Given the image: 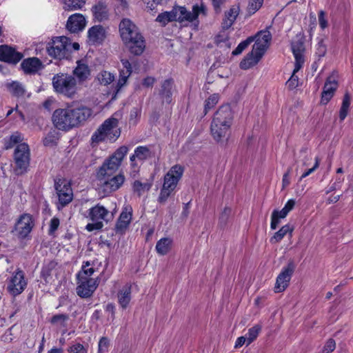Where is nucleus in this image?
Returning a JSON list of instances; mask_svg holds the SVG:
<instances>
[{"mask_svg":"<svg viewBox=\"0 0 353 353\" xmlns=\"http://www.w3.org/2000/svg\"><path fill=\"white\" fill-rule=\"evenodd\" d=\"M92 114V110L84 105L75 108H59L54 111L52 121L57 129L66 132L81 125Z\"/></svg>","mask_w":353,"mask_h":353,"instance_id":"nucleus-1","label":"nucleus"},{"mask_svg":"<svg viewBox=\"0 0 353 353\" xmlns=\"http://www.w3.org/2000/svg\"><path fill=\"white\" fill-rule=\"evenodd\" d=\"M233 114L229 105H224L214 113L210 125L211 134L215 141H221L224 139L232 125Z\"/></svg>","mask_w":353,"mask_h":353,"instance_id":"nucleus-2","label":"nucleus"},{"mask_svg":"<svg viewBox=\"0 0 353 353\" xmlns=\"http://www.w3.org/2000/svg\"><path fill=\"white\" fill-rule=\"evenodd\" d=\"M254 39L255 43L252 51L240 63V68L243 70L250 68L260 61L269 47L272 35L269 31H263L259 32Z\"/></svg>","mask_w":353,"mask_h":353,"instance_id":"nucleus-3","label":"nucleus"},{"mask_svg":"<svg viewBox=\"0 0 353 353\" xmlns=\"http://www.w3.org/2000/svg\"><path fill=\"white\" fill-rule=\"evenodd\" d=\"M200 14L206 15V9L203 5L201 6L198 5L193 6L192 11H188L184 7L176 6L174 7L170 12H165L159 14L156 21L162 23L163 26L173 21H179L180 22L186 21L192 22L194 21Z\"/></svg>","mask_w":353,"mask_h":353,"instance_id":"nucleus-4","label":"nucleus"},{"mask_svg":"<svg viewBox=\"0 0 353 353\" xmlns=\"http://www.w3.org/2000/svg\"><path fill=\"white\" fill-rule=\"evenodd\" d=\"M121 134L117 119L111 117L106 119L93 133L91 140L92 143L98 144L104 141H115Z\"/></svg>","mask_w":353,"mask_h":353,"instance_id":"nucleus-5","label":"nucleus"},{"mask_svg":"<svg viewBox=\"0 0 353 353\" xmlns=\"http://www.w3.org/2000/svg\"><path fill=\"white\" fill-rule=\"evenodd\" d=\"M52 83L54 91L67 98L73 99L77 94V81L72 75L57 74L53 77Z\"/></svg>","mask_w":353,"mask_h":353,"instance_id":"nucleus-6","label":"nucleus"},{"mask_svg":"<svg viewBox=\"0 0 353 353\" xmlns=\"http://www.w3.org/2000/svg\"><path fill=\"white\" fill-rule=\"evenodd\" d=\"M48 54L59 60L69 59L71 57V41L65 36L56 37L48 43L47 46Z\"/></svg>","mask_w":353,"mask_h":353,"instance_id":"nucleus-7","label":"nucleus"},{"mask_svg":"<svg viewBox=\"0 0 353 353\" xmlns=\"http://www.w3.org/2000/svg\"><path fill=\"white\" fill-rule=\"evenodd\" d=\"M30 149L26 143H19L14 150V161L16 164V174L21 175L26 172L30 164Z\"/></svg>","mask_w":353,"mask_h":353,"instance_id":"nucleus-8","label":"nucleus"},{"mask_svg":"<svg viewBox=\"0 0 353 353\" xmlns=\"http://www.w3.org/2000/svg\"><path fill=\"white\" fill-rule=\"evenodd\" d=\"M54 188L58 196L59 204L63 208L69 204L73 199L70 183L65 179H54Z\"/></svg>","mask_w":353,"mask_h":353,"instance_id":"nucleus-9","label":"nucleus"},{"mask_svg":"<svg viewBox=\"0 0 353 353\" xmlns=\"http://www.w3.org/2000/svg\"><path fill=\"white\" fill-rule=\"evenodd\" d=\"M97 177L100 189L105 194L117 190L125 181V176L122 174L111 176L97 175Z\"/></svg>","mask_w":353,"mask_h":353,"instance_id":"nucleus-10","label":"nucleus"},{"mask_svg":"<svg viewBox=\"0 0 353 353\" xmlns=\"http://www.w3.org/2000/svg\"><path fill=\"white\" fill-rule=\"evenodd\" d=\"M296 265L292 260L289 261L278 275L274 285V292L276 293L284 291L289 285L291 277L295 270Z\"/></svg>","mask_w":353,"mask_h":353,"instance_id":"nucleus-11","label":"nucleus"},{"mask_svg":"<svg viewBox=\"0 0 353 353\" xmlns=\"http://www.w3.org/2000/svg\"><path fill=\"white\" fill-rule=\"evenodd\" d=\"M34 225L32 216L24 213L17 221L13 232L20 239H25L32 231Z\"/></svg>","mask_w":353,"mask_h":353,"instance_id":"nucleus-12","label":"nucleus"},{"mask_svg":"<svg viewBox=\"0 0 353 353\" xmlns=\"http://www.w3.org/2000/svg\"><path fill=\"white\" fill-rule=\"evenodd\" d=\"M78 285L76 288L77 294L83 299L90 298L97 288L99 281V279L88 280L85 278H77Z\"/></svg>","mask_w":353,"mask_h":353,"instance_id":"nucleus-13","label":"nucleus"},{"mask_svg":"<svg viewBox=\"0 0 353 353\" xmlns=\"http://www.w3.org/2000/svg\"><path fill=\"white\" fill-rule=\"evenodd\" d=\"M183 171V168L180 165L172 166L165 175L162 187L174 191L182 177Z\"/></svg>","mask_w":353,"mask_h":353,"instance_id":"nucleus-14","label":"nucleus"},{"mask_svg":"<svg viewBox=\"0 0 353 353\" xmlns=\"http://www.w3.org/2000/svg\"><path fill=\"white\" fill-rule=\"evenodd\" d=\"M27 283L23 271L19 270L10 279L7 290L14 296L20 294L26 288Z\"/></svg>","mask_w":353,"mask_h":353,"instance_id":"nucleus-15","label":"nucleus"},{"mask_svg":"<svg viewBox=\"0 0 353 353\" xmlns=\"http://www.w3.org/2000/svg\"><path fill=\"white\" fill-rule=\"evenodd\" d=\"M130 42L123 41L125 46L130 52L131 54L139 56L141 55L145 50V42L141 32L137 36H130Z\"/></svg>","mask_w":353,"mask_h":353,"instance_id":"nucleus-16","label":"nucleus"},{"mask_svg":"<svg viewBox=\"0 0 353 353\" xmlns=\"http://www.w3.org/2000/svg\"><path fill=\"white\" fill-rule=\"evenodd\" d=\"M119 32L122 41L130 42V36H137L139 30L137 26L129 19H123L119 23Z\"/></svg>","mask_w":353,"mask_h":353,"instance_id":"nucleus-17","label":"nucleus"},{"mask_svg":"<svg viewBox=\"0 0 353 353\" xmlns=\"http://www.w3.org/2000/svg\"><path fill=\"white\" fill-rule=\"evenodd\" d=\"M23 54L14 48L8 46H0V61L16 64L22 59Z\"/></svg>","mask_w":353,"mask_h":353,"instance_id":"nucleus-18","label":"nucleus"},{"mask_svg":"<svg viewBox=\"0 0 353 353\" xmlns=\"http://www.w3.org/2000/svg\"><path fill=\"white\" fill-rule=\"evenodd\" d=\"M174 81L172 79H165L161 83L157 89V94L162 103H170L172 101Z\"/></svg>","mask_w":353,"mask_h":353,"instance_id":"nucleus-19","label":"nucleus"},{"mask_svg":"<svg viewBox=\"0 0 353 353\" xmlns=\"http://www.w3.org/2000/svg\"><path fill=\"white\" fill-rule=\"evenodd\" d=\"M292 50L295 58L294 72H299L304 63L305 46L302 38L292 43Z\"/></svg>","mask_w":353,"mask_h":353,"instance_id":"nucleus-20","label":"nucleus"},{"mask_svg":"<svg viewBox=\"0 0 353 353\" xmlns=\"http://www.w3.org/2000/svg\"><path fill=\"white\" fill-rule=\"evenodd\" d=\"M85 17L81 14L71 15L67 21L66 28L70 32H78L81 31L85 26Z\"/></svg>","mask_w":353,"mask_h":353,"instance_id":"nucleus-21","label":"nucleus"},{"mask_svg":"<svg viewBox=\"0 0 353 353\" xmlns=\"http://www.w3.org/2000/svg\"><path fill=\"white\" fill-rule=\"evenodd\" d=\"M132 216V208L130 206L124 208L116 223L115 230L117 232L123 233L126 230L131 221Z\"/></svg>","mask_w":353,"mask_h":353,"instance_id":"nucleus-22","label":"nucleus"},{"mask_svg":"<svg viewBox=\"0 0 353 353\" xmlns=\"http://www.w3.org/2000/svg\"><path fill=\"white\" fill-rule=\"evenodd\" d=\"M337 86V82L333 77H329L327 79L321 94V103L327 104L328 103L333 97Z\"/></svg>","mask_w":353,"mask_h":353,"instance_id":"nucleus-23","label":"nucleus"},{"mask_svg":"<svg viewBox=\"0 0 353 353\" xmlns=\"http://www.w3.org/2000/svg\"><path fill=\"white\" fill-rule=\"evenodd\" d=\"M112 216V215L109 214V211L99 204L89 210V217L92 221L97 222L101 221L102 220L108 221Z\"/></svg>","mask_w":353,"mask_h":353,"instance_id":"nucleus-24","label":"nucleus"},{"mask_svg":"<svg viewBox=\"0 0 353 353\" xmlns=\"http://www.w3.org/2000/svg\"><path fill=\"white\" fill-rule=\"evenodd\" d=\"M21 66L26 74H35L43 68L41 60L37 57H31L24 59Z\"/></svg>","mask_w":353,"mask_h":353,"instance_id":"nucleus-25","label":"nucleus"},{"mask_svg":"<svg viewBox=\"0 0 353 353\" xmlns=\"http://www.w3.org/2000/svg\"><path fill=\"white\" fill-rule=\"evenodd\" d=\"M120 165L119 161L110 157L99 168L97 175L111 176L117 172Z\"/></svg>","mask_w":353,"mask_h":353,"instance_id":"nucleus-26","label":"nucleus"},{"mask_svg":"<svg viewBox=\"0 0 353 353\" xmlns=\"http://www.w3.org/2000/svg\"><path fill=\"white\" fill-rule=\"evenodd\" d=\"M105 38V30L101 26H94L88 30V39L93 44H99Z\"/></svg>","mask_w":353,"mask_h":353,"instance_id":"nucleus-27","label":"nucleus"},{"mask_svg":"<svg viewBox=\"0 0 353 353\" xmlns=\"http://www.w3.org/2000/svg\"><path fill=\"white\" fill-rule=\"evenodd\" d=\"M132 285L130 283L125 284L118 292L117 298L118 302L123 309H126L132 299Z\"/></svg>","mask_w":353,"mask_h":353,"instance_id":"nucleus-28","label":"nucleus"},{"mask_svg":"<svg viewBox=\"0 0 353 353\" xmlns=\"http://www.w3.org/2000/svg\"><path fill=\"white\" fill-rule=\"evenodd\" d=\"M73 74L75 79H77V83H81L89 78L90 70L88 65L77 61V65L73 70Z\"/></svg>","mask_w":353,"mask_h":353,"instance_id":"nucleus-29","label":"nucleus"},{"mask_svg":"<svg viewBox=\"0 0 353 353\" xmlns=\"http://www.w3.org/2000/svg\"><path fill=\"white\" fill-rule=\"evenodd\" d=\"M121 63L123 68L120 70L119 79L117 83L118 88H121L125 84L128 77L132 74L131 63L127 59H121Z\"/></svg>","mask_w":353,"mask_h":353,"instance_id":"nucleus-30","label":"nucleus"},{"mask_svg":"<svg viewBox=\"0 0 353 353\" xmlns=\"http://www.w3.org/2000/svg\"><path fill=\"white\" fill-rule=\"evenodd\" d=\"M239 8L233 6L225 13V17L222 22L223 29L228 30L232 26L239 14Z\"/></svg>","mask_w":353,"mask_h":353,"instance_id":"nucleus-31","label":"nucleus"},{"mask_svg":"<svg viewBox=\"0 0 353 353\" xmlns=\"http://www.w3.org/2000/svg\"><path fill=\"white\" fill-rule=\"evenodd\" d=\"M92 10L95 19L99 21L105 20L108 17L107 6L101 1H99L95 6H94Z\"/></svg>","mask_w":353,"mask_h":353,"instance_id":"nucleus-32","label":"nucleus"},{"mask_svg":"<svg viewBox=\"0 0 353 353\" xmlns=\"http://www.w3.org/2000/svg\"><path fill=\"white\" fill-rule=\"evenodd\" d=\"M172 240L169 238H162L157 241L156 250L160 255H165L171 249Z\"/></svg>","mask_w":353,"mask_h":353,"instance_id":"nucleus-33","label":"nucleus"},{"mask_svg":"<svg viewBox=\"0 0 353 353\" xmlns=\"http://www.w3.org/2000/svg\"><path fill=\"white\" fill-rule=\"evenodd\" d=\"M8 91L16 97H20L24 95L25 88L19 81H12L6 84Z\"/></svg>","mask_w":353,"mask_h":353,"instance_id":"nucleus-34","label":"nucleus"},{"mask_svg":"<svg viewBox=\"0 0 353 353\" xmlns=\"http://www.w3.org/2000/svg\"><path fill=\"white\" fill-rule=\"evenodd\" d=\"M292 231L293 228L292 226L288 224L285 225L278 232L274 233L270 241L272 244L276 243L281 241L288 233L292 234Z\"/></svg>","mask_w":353,"mask_h":353,"instance_id":"nucleus-35","label":"nucleus"},{"mask_svg":"<svg viewBox=\"0 0 353 353\" xmlns=\"http://www.w3.org/2000/svg\"><path fill=\"white\" fill-rule=\"evenodd\" d=\"M22 141L23 137L21 134L19 132H15L9 138L4 139L3 148L5 150H9L13 148L15 144L19 143Z\"/></svg>","mask_w":353,"mask_h":353,"instance_id":"nucleus-36","label":"nucleus"},{"mask_svg":"<svg viewBox=\"0 0 353 353\" xmlns=\"http://www.w3.org/2000/svg\"><path fill=\"white\" fill-rule=\"evenodd\" d=\"M351 97L348 93H345L343 99L342 105L339 111V119L343 121L347 115L350 105Z\"/></svg>","mask_w":353,"mask_h":353,"instance_id":"nucleus-37","label":"nucleus"},{"mask_svg":"<svg viewBox=\"0 0 353 353\" xmlns=\"http://www.w3.org/2000/svg\"><path fill=\"white\" fill-rule=\"evenodd\" d=\"M152 184L150 183H142L140 181H135L133 183V191L141 196L145 192L148 191L151 188Z\"/></svg>","mask_w":353,"mask_h":353,"instance_id":"nucleus-38","label":"nucleus"},{"mask_svg":"<svg viewBox=\"0 0 353 353\" xmlns=\"http://www.w3.org/2000/svg\"><path fill=\"white\" fill-rule=\"evenodd\" d=\"M219 95L218 94H213L210 95L205 101L204 104V114L212 109L219 102Z\"/></svg>","mask_w":353,"mask_h":353,"instance_id":"nucleus-39","label":"nucleus"},{"mask_svg":"<svg viewBox=\"0 0 353 353\" xmlns=\"http://www.w3.org/2000/svg\"><path fill=\"white\" fill-rule=\"evenodd\" d=\"M135 156L140 161H144L151 157V151L146 146H139L135 149Z\"/></svg>","mask_w":353,"mask_h":353,"instance_id":"nucleus-40","label":"nucleus"},{"mask_svg":"<svg viewBox=\"0 0 353 353\" xmlns=\"http://www.w3.org/2000/svg\"><path fill=\"white\" fill-rule=\"evenodd\" d=\"M98 79L101 84L106 85L114 81V76L109 72L102 71L98 74Z\"/></svg>","mask_w":353,"mask_h":353,"instance_id":"nucleus-41","label":"nucleus"},{"mask_svg":"<svg viewBox=\"0 0 353 353\" xmlns=\"http://www.w3.org/2000/svg\"><path fill=\"white\" fill-rule=\"evenodd\" d=\"M69 319V316L66 314H59L54 315L51 319L50 323L53 325H61L63 327L65 326V322Z\"/></svg>","mask_w":353,"mask_h":353,"instance_id":"nucleus-42","label":"nucleus"},{"mask_svg":"<svg viewBox=\"0 0 353 353\" xmlns=\"http://www.w3.org/2000/svg\"><path fill=\"white\" fill-rule=\"evenodd\" d=\"M254 39L253 37H250L245 41L241 42L238 46L232 51V55L240 54L252 41Z\"/></svg>","mask_w":353,"mask_h":353,"instance_id":"nucleus-43","label":"nucleus"},{"mask_svg":"<svg viewBox=\"0 0 353 353\" xmlns=\"http://www.w3.org/2000/svg\"><path fill=\"white\" fill-rule=\"evenodd\" d=\"M85 2V0H65V6L67 10H73L81 8Z\"/></svg>","mask_w":353,"mask_h":353,"instance_id":"nucleus-44","label":"nucleus"},{"mask_svg":"<svg viewBox=\"0 0 353 353\" xmlns=\"http://www.w3.org/2000/svg\"><path fill=\"white\" fill-rule=\"evenodd\" d=\"M128 151V148L125 145L121 146L110 157L114 160H117L119 161V163H121L122 160L124 157L126 155Z\"/></svg>","mask_w":353,"mask_h":353,"instance_id":"nucleus-45","label":"nucleus"},{"mask_svg":"<svg viewBox=\"0 0 353 353\" xmlns=\"http://www.w3.org/2000/svg\"><path fill=\"white\" fill-rule=\"evenodd\" d=\"M261 330V327L259 325H256L255 326L248 330V332L247 334L248 345H250L256 339Z\"/></svg>","mask_w":353,"mask_h":353,"instance_id":"nucleus-46","label":"nucleus"},{"mask_svg":"<svg viewBox=\"0 0 353 353\" xmlns=\"http://www.w3.org/2000/svg\"><path fill=\"white\" fill-rule=\"evenodd\" d=\"M263 0H249L248 11L249 14L255 13L262 6Z\"/></svg>","mask_w":353,"mask_h":353,"instance_id":"nucleus-47","label":"nucleus"},{"mask_svg":"<svg viewBox=\"0 0 353 353\" xmlns=\"http://www.w3.org/2000/svg\"><path fill=\"white\" fill-rule=\"evenodd\" d=\"M174 191L162 187L159 196L158 197V202L161 204H165L168 197L171 196Z\"/></svg>","mask_w":353,"mask_h":353,"instance_id":"nucleus-48","label":"nucleus"},{"mask_svg":"<svg viewBox=\"0 0 353 353\" xmlns=\"http://www.w3.org/2000/svg\"><path fill=\"white\" fill-rule=\"evenodd\" d=\"M230 213L231 209L230 208H224L219 217V224L221 227H223L226 225L228 220L230 217Z\"/></svg>","mask_w":353,"mask_h":353,"instance_id":"nucleus-49","label":"nucleus"},{"mask_svg":"<svg viewBox=\"0 0 353 353\" xmlns=\"http://www.w3.org/2000/svg\"><path fill=\"white\" fill-rule=\"evenodd\" d=\"M297 72L293 70L292 74L288 81L286 82V85L289 90H293L299 85V77L296 75Z\"/></svg>","mask_w":353,"mask_h":353,"instance_id":"nucleus-50","label":"nucleus"},{"mask_svg":"<svg viewBox=\"0 0 353 353\" xmlns=\"http://www.w3.org/2000/svg\"><path fill=\"white\" fill-rule=\"evenodd\" d=\"M147 8L153 10L158 5L165 4L168 0H144Z\"/></svg>","mask_w":353,"mask_h":353,"instance_id":"nucleus-51","label":"nucleus"},{"mask_svg":"<svg viewBox=\"0 0 353 353\" xmlns=\"http://www.w3.org/2000/svg\"><path fill=\"white\" fill-rule=\"evenodd\" d=\"M94 271L95 270L94 268H90L85 269V270H81L77 274V278H85L88 280L94 279L93 278H90V276L93 274Z\"/></svg>","mask_w":353,"mask_h":353,"instance_id":"nucleus-52","label":"nucleus"},{"mask_svg":"<svg viewBox=\"0 0 353 353\" xmlns=\"http://www.w3.org/2000/svg\"><path fill=\"white\" fill-rule=\"evenodd\" d=\"M336 347L335 341L332 339H330L327 341L325 344L322 352L323 353H330L334 350Z\"/></svg>","mask_w":353,"mask_h":353,"instance_id":"nucleus-53","label":"nucleus"},{"mask_svg":"<svg viewBox=\"0 0 353 353\" xmlns=\"http://www.w3.org/2000/svg\"><path fill=\"white\" fill-rule=\"evenodd\" d=\"M109 346V340L106 337H102L99 342L98 353H104Z\"/></svg>","mask_w":353,"mask_h":353,"instance_id":"nucleus-54","label":"nucleus"},{"mask_svg":"<svg viewBox=\"0 0 353 353\" xmlns=\"http://www.w3.org/2000/svg\"><path fill=\"white\" fill-rule=\"evenodd\" d=\"M320 163V159L319 157L315 158V163L314 166L312 168L308 169L307 171H305L300 177L299 182L301 181V180L306 176H309L311 173H312L316 169H317L319 166Z\"/></svg>","mask_w":353,"mask_h":353,"instance_id":"nucleus-55","label":"nucleus"},{"mask_svg":"<svg viewBox=\"0 0 353 353\" xmlns=\"http://www.w3.org/2000/svg\"><path fill=\"white\" fill-rule=\"evenodd\" d=\"M57 143V139L52 133L48 134L43 139L45 146H52Z\"/></svg>","mask_w":353,"mask_h":353,"instance_id":"nucleus-56","label":"nucleus"},{"mask_svg":"<svg viewBox=\"0 0 353 353\" xmlns=\"http://www.w3.org/2000/svg\"><path fill=\"white\" fill-rule=\"evenodd\" d=\"M69 353H86L83 345L77 343L71 346L68 350Z\"/></svg>","mask_w":353,"mask_h":353,"instance_id":"nucleus-57","label":"nucleus"},{"mask_svg":"<svg viewBox=\"0 0 353 353\" xmlns=\"http://www.w3.org/2000/svg\"><path fill=\"white\" fill-rule=\"evenodd\" d=\"M94 223H88L85 228L88 231H93V230H100L103 228V224L102 223V221H93Z\"/></svg>","mask_w":353,"mask_h":353,"instance_id":"nucleus-58","label":"nucleus"},{"mask_svg":"<svg viewBox=\"0 0 353 353\" xmlns=\"http://www.w3.org/2000/svg\"><path fill=\"white\" fill-rule=\"evenodd\" d=\"M59 225V219L54 217L51 219L49 228V234H52L58 228Z\"/></svg>","mask_w":353,"mask_h":353,"instance_id":"nucleus-59","label":"nucleus"},{"mask_svg":"<svg viewBox=\"0 0 353 353\" xmlns=\"http://www.w3.org/2000/svg\"><path fill=\"white\" fill-rule=\"evenodd\" d=\"M276 213H277V210H275L272 212V214L271 225H270L272 230H275L277 228V226L280 222L279 221L280 219L277 216Z\"/></svg>","mask_w":353,"mask_h":353,"instance_id":"nucleus-60","label":"nucleus"},{"mask_svg":"<svg viewBox=\"0 0 353 353\" xmlns=\"http://www.w3.org/2000/svg\"><path fill=\"white\" fill-rule=\"evenodd\" d=\"M325 13L324 11L321 10L319 13V23L322 29H325L327 26V20L325 18Z\"/></svg>","mask_w":353,"mask_h":353,"instance_id":"nucleus-61","label":"nucleus"},{"mask_svg":"<svg viewBox=\"0 0 353 353\" xmlns=\"http://www.w3.org/2000/svg\"><path fill=\"white\" fill-rule=\"evenodd\" d=\"M325 53L326 46L323 43V41L321 40L318 43L316 54L319 57H322L325 54Z\"/></svg>","mask_w":353,"mask_h":353,"instance_id":"nucleus-62","label":"nucleus"},{"mask_svg":"<svg viewBox=\"0 0 353 353\" xmlns=\"http://www.w3.org/2000/svg\"><path fill=\"white\" fill-rule=\"evenodd\" d=\"M140 117V112L138 110L137 108H133L130 111V121H133V124L136 123V121H134V119H137Z\"/></svg>","mask_w":353,"mask_h":353,"instance_id":"nucleus-63","label":"nucleus"},{"mask_svg":"<svg viewBox=\"0 0 353 353\" xmlns=\"http://www.w3.org/2000/svg\"><path fill=\"white\" fill-rule=\"evenodd\" d=\"M155 82V79L152 77H147L143 81V85L145 87H152Z\"/></svg>","mask_w":353,"mask_h":353,"instance_id":"nucleus-64","label":"nucleus"}]
</instances>
